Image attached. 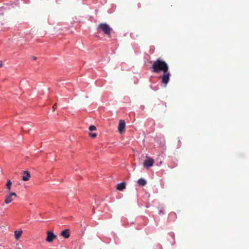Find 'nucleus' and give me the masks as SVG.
<instances>
[{
    "label": "nucleus",
    "mask_w": 249,
    "mask_h": 249,
    "mask_svg": "<svg viewBox=\"0 0 249 249\" xmlns=\"http://www.w3.org/2000/svg\"><path fill=\"white\" fill-rule=\"evenodd\" d=\"M152 68L153 71L156 73H159L161 71L163 72V74L160 76V78L161 79V82L164 84L165 87H166L171 75L169 71V67L167 63L159 58L153 62Z\"/></svg>",
    "instance_id": "nucleus-1"
},
{
    "label": "nucleus",
    "mask_w": 249,
    "mask_h": 249,
    "mask_svg": "<svg viewBox=\"0 0 249 249\" xmlns=\"http://www.w3.org/2000/svg\"><path fill=\"white\" fill-rule=\"evenodd\" d=\"M98 29H100L107 36H109L112 30L111 28L107 23H101L98 25Z\"/></svg>",
    "instance_id": "nucleus-2"
},
{
    "label": "nucleus",
    "mask_w": 249,
    "mask_h": 249,
    "mask_svg": "<svg viewBox=\"0 0 249 249\" xmlns=\"http://www.w3.org/2000/svg\"><path fill=\"white\" fill-rule=\"evenodd\" d=\"M56 237V236L52 231H48L46 240L47 242L51 243Z\"/></svg>",
    "instance_id": "nucleus-3"
},
{
    "label": "nucleus",
    "mask_w": 249,
    "mask_h": 249,
    "mask_svg": "<svg viewBox=\"0 0 249 249\" xmlns=\"http://www.w3.org/2000/svg\"><path fill=\"white\" fill-rule=\"evenodd\" d=\"M125 123L123 120H120L119 121V125L118 127V131L120 133H122L125 129Z\"/></svg>",
    "instance_id": "nucleus-4"
},
{
    "label": "nucleus",
    "mask_w": 249,
    "mask_h": 249,
    "mask_svg": "<svg viewBox=\"0 0 249 249\" xmlns=\"http://www.w3.org/2000/svg\"><path fill=\"white\" fill-rule=\"evenodd\" d=\"M154 163V160L152 159H148L144 160L143 162V166L145 168H148L153 166Z\"/></svg>",
    "instance_id": "nucleus-5"
},
{
    "label": "nucleus",
    "mask_w": 249,
    "mask_h": 249,
    "mask_svg": "<svg viewBox=\"0 0 249 249\" xmlns=\"http://www.w3.org/2000/svg\"><path fill=\"white\" fill-rule=\"evenodd\" d=\"M30 178V174L29 172L27 171H25L23 172V176H22V180L23 181H27Z\"/></svg>",
    "instance_id": "nucleus-6"
},
{
    "label": "nucleus",
    "mask_w": 249,
    "mask_h": 249,
    "mask_svg": "<svg viewBox=\"0 0 249 249\" xmlns=\"http://www.w3.org/2000/svg\"><path fill=\"white\" fill-rule=\"evenodd\" d=\"M61 235L65 238H68L70 237L69 230L66 229L63 231L61 233Z\"/></svg>",
    "instance_id": "nucleus-7"
},
{
    "label": "nucleus",
    "mask_w": 249,
    "mask_h": 249,
    "mask_svg": "<svg viewBox=\"0 0 249 249\" xmlns=\"http://www.w3.org/2000/svg\"><path fill=\"white\" fill-rule=\"evenodd\" d=\"M125 188V182H121L117 184V189L119 191H122Z\"/></svg>",
    "instance_id": "nucleus-8"
},
{
    "label": "nucleus",
    "mask_w": 249,
    "mask_h": 249,
    "mask_svg": "<svg viewBox=\"0 0 249 249\" xmlns=\"http://www.w3.org/2000/svg\"><path fill=\"white\" fill-rule=\"evenodd\" d=\"M138 183L139 185L143 186L146 185V181L144 179H143L142 178H141L138 179Z\"/></svg>",
    "instance_id": "nucleus-9"
},
{
    "label": "nucleus",
    "mask_w": 249,
    "mask_h": 249,
    "mask_svg": "<svg viewBox=\"0 0 249 249\" xmlns=\"http://www.w3.org/2000/svg\"><path fill=\"white\" fill-rule=\"evenodd\" d=\"M22 233V231H15V236L17 240H18Z\"/></svg>",
    "instance_id": "nucleus-10"
},
{
    "label": "nucleus",
    "mask_w": 249,
    "mask_h": 249,
    "mask_svg": "<svg viewBox=\"0 0 249 249\" xmlns=\"http://www.w3.org/2000/svg\"><path fill=\"white\" fill-rule=\"evenodd\" d=\"M12 200V196L8 195L6 196L4 202L6 204H9L11 202Z\"/></svg>",
    "instance_id": "nucleus-11"
},
{
    "label": "nucleus",
    "mask_w": 249,
    "mask_h": 249,
    "mask_svg": "<svg viewBox=\"0 0 249 249\" xmlns=\"http://www.w3.org/2000/svg\"><path fill=\"white\" fill-rule=\"evenodd\" d=\"M11 184H12V182L10 180H8L7 184H6V187L8 190H10Z\"/></svg>",
    "instance_id": "nucleus-12"
},
{
    "label": "nucleus",
    "mask_w": 249,
    "mask_h": 249,
    "mask_svg": "<svg viewBox=\"0 0 249 249\" xmlns=\"http://www.w3.org/2000/svg\"><path fill=\"white\" fill-rule=\"evenodd\" d=\"M96 129V127L93 125H90L89 127V130L90 131H94Z\"/></svg>",
    "instance_id": "nucleus-13"
},
{
    "label": "nucleus",
    "mask_w": 249,
    "mask_h": 249,
    "mask_svg": "<svg viewBox=\"0 0 249 249\" xmlns=\"http://www.w3.org/2000/svg\"><path fill=\"white\" fill-rule=\"evenodd\" d=\"M89 135L90 137L92 138H95L97 136V134L95 133H90L89 134Z\"/></svg>",
    "instance_id": "nucleus-14"
},
{
    "label": "nucleus",
    "mask_w": 249,
    "mask_h": 249,
    "mask_svg": "<svg viewBox=\"0 0 249 249\" xmlns=\"http://www.w3.org/2000/svg\"><path fill=\"white\" fill-rule=\"evenodd\" d=\"M165 213L164 210L161 209L159 211V214H164Z\"/></svg>",
    "instance_id": "nucleus-15"
},
{
    "label": "nucleus",
    "mask_w": 249,
    "mask_h": 249,
    "mask_svg": "<svg viewBox=\"0 0 249 249\" xmlns=\"http://www.w3.org/2000/svg\"><path fill=\"white\" fill-rule=\"evenodd\" d=\"M11 196H17V195L14 192H13V193H11L9 194Z\"/></svg>",
    "instance_id": "nucleus-16"
},
{
    "label": "nucleus",
    "mask_w": 249,
    "mask_h": 249,
    "mask_svg": "<svg viewBox=\"0 0 249 249\" xmlns=\"http://www.w3.org/2000/svg\"><path fill=\"white\" fill-rule=\"evenodd\" d=\"M32 58L34 60H36V57L35 56H33Z\"/></svg>",
    "instance_id": "nucleus-17"
},
{
    "label": "nucleus",
    "mask_w": 249,
    "mask_h": 249,
    "mask_svg": "<svg viewBox=\"0 0 249 249\" xmlns=\"http://www.w3.org/2000/svg\"><path fill=\"white\" fill-rule=\"evenodd\" d=\"M2 66V62L0 61V67Z\"/></svg>",
    "instance_id": "nucleus-18"
},
{
    "label": "nucleus",
    "mask_w": 249,
    "mask_h": 249,
    "mask_svg": "<svg viewBox=\"0 0 249 249\" xmlns=\"http://www.w3.org/2000/svg\"><path fill=\"white\" fill-rule=\"evenodd\" d=\"M172 214H175V213H170V215H171Z\"/></svg>",
    "instance_id": "nucleus-19"
}]
</instances>
